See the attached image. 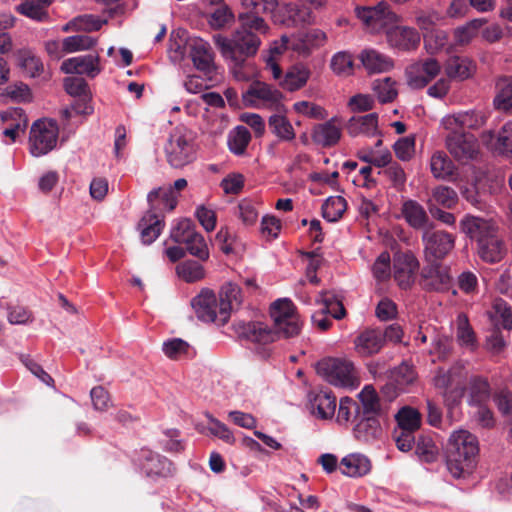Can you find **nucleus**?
Wrapping results in <instances>:
<instances>
[{
    "label": "nucleus",
    "mask_w": 512,
    "mask_h": 512,
    "mask_svg": "<svg viewBox=\"0 0 512 512\" xmlns=\"http://www.w3.org/2000/svg\"><path fill=\"white\" fill-rule=\"evenodd\" d=\"M171 239L179 244H184L186 250L201 261L209 258V250L204 237L195 231V225L190 219H182L171 230Z\"/></svg>",
    "instance_id": "8"
},
{
    "label": "nucleus",
    "mask_w": 512,
    "mask_h": 512,
    "mask_svg": "<svg viewBox=\"0 0 512 512\" xmlns=\"http://www.w3.org/2000/svg\"><path fill=\"white\" fill-rule=\"evenodd\" d=\"M316 371L318 375L336 387L356 388L359 385L354 364L347 359H322L317 362Z\"/></svg>",
    "instance_id": "5"
},
{
    "label": "nucleus",
    "mask_w": 512,
    "mask_h": 512,
    "mask_svg": "<svg viewBox=\"0 0 512 512\" xmlns=\"http://www.w3.org/2000/svg\"><path fill=\"white\" fill-rule=\"evenodd\" d=\"M59 129L53 120H37L30 129L29 144L30 153L34 157H40L56 146Z\"/></svg>",
    "instance_id": "9"
},
{
    "label": "nucleus",
    "mask_w": 512,
    "mask_h": 512,
    "mask_svg": "<svg viewBox=\"0 0 512 512\" xmlns=\"http://www.w3.org/2000/svg\"><path fill=\"white\" fill-rule=\"evenodd\" d=\"M453 283L450 267L439 261H429L420 272L419 284L425 291L443 293L452 290V294L457 295Z\"/></svg>",
    "instance_id": "10"
},
{
    "label": "nucleus",
    "mask_w": 512,
    "mask_h": 512,
    "mask_svg": "<svg viewBox=\"0 0 512 512\" xmlns=\"http://www.w3.org/2000/svg\"><path fill=\"white\" fill-rule=\"evenodd\" d=\"M360 415L370 416L375 415L379 418L382 414V407L380 398L372 386H365L360 393Z\"/></svg>",
    "instance_id": "40"
},
{
    "label": "nucleus",
    "mask_w": 512,
    "mask_h": 512,
    "mask_svg": "<svg viewBox=\"0 0 512 512\" xmlns=\"http://www.w3.org/2000/svg\"><path fill=\"white\" fill-rule=\"evenodd\" d=\"M424 252L428 261L445 258L454 248L455 237L443 230L428 228L422 233Z\"/></svg>",
    "instance_id": "12"
},
{
    "label": "nucleus",
    "mask_w": 512,
    "mask_h": 512,
    "mask_svg": "<svg viewBox=\"0 0 512 512\" xmlns=\"http://www.w3.org/2000/svg\"><path fill=\"white\" fill-rule=\"evenodd\" d=\"M496 87L498 89V93L494 98L496 109L512 113V76L500 78Z\"/></svg>",
    "instance_id": "41"
},
{
    "label": "nucleus",
    "mask_w": 512,
    "mask_h": 512,
    "mask_svg": "<svg viewBox=\"0 0 512 512\" xmlns=\"http://www.w3.org/2000/svg\"><path fill=\"white\" fill-rule=\"evenodd\" d=\"M401 213L405 221L416 230L426 231L433 228L434 224L430 221L424 207L415 200L409 199L403 202Z\"/></svg>",
    "instance_id": "23"
},
{
    "label": "nucleus",
    "mask_w": 512,
    "mask_h": 512,
    "mask_svg": "<svg viewBox=\"0 0 512 512\" xmlns=\"http://www.w3.org/2000/svg\"><path fill=\"white\" fill-rule=\"evenodd\" d=\"M353 343L359 356L371 357L384 347V335L380 328H365L355 337Z\"/></svg>",
    "instance_id": "17"
},
{
    "label": "nucleus",
    "mask_w": 512,
    "mask_h": 512,
    "mask_svg": "<svg viewBox=\"0 0 512 512\" xmlns=\"http://www.w3.org/2000/svg\"><path fill=\"white\" fill-rule=\"evenodd\" d=\"M441 66L434 58H428L411 65V73L419 75L424 72L428 82L432 81L440 72Z\"/></svg>",
    "instance_id": "60"
},
{
    "label": "nucleus",
    "mask_w": 512,
    "mask_h": 512,
    "mask_svg": "<svg viewBox=\"0 0 512 512\" xmlns=\"http://www.w3.org/2000/svg\"><path fill=\"white\" fill-rule=\"evenodd\" d=\"M358 58L370 74L385 73L394 67L392 58L372 48L362 50Z\"/></svg>",
    "instance_id": "25"
},
{
    "label": "nucleus",
    "mask_w": 512,
    "mask_h": 512,
    "mask_svg": "<svg viewBox=\"0 0 512 512\" xmlns=\"http://www.w3.org/2000/svg\"><path fill=\"white\" fill-rule=\"evenodd\" d=\"M65 91L74 97H84L80 101H76L72 106L71 110L76 114H91L92 107L86 102V94L88 90V84L83 78L79 77H67L64 80Z\"/></svg>",
    "instance_id": "26"
},
{
    "label": "nucleus",
    "mask_w": 512,
    "mask_h": 512,
    "mask_svg": "<svg viewBox=\"0 0 512 512\" xmlns=\"http://www.w3.org/2000/svg\"><path fill=\"white\" fill-rule=\"evenodd\" d=\"M61 70L66 74H85L94 78L101 71L99 67V56L88 54L68 58L62 62Z\"/></svg>",
    "instance_id": "20"
},
{
    "label": "nucleus",
    "mask_w": 512,
    "mask_h": 512,
    "mask_svg": "<svg viewBox=\"0 0 512 512\" xmlns=\"http://www.w3.org/2000/svg\"><path fill=\"white\" fill-rule=\"evenodd\" d=\"M353 435L358 442L372 444L380 440L383 435L379 418L375 415L359 416L353 427Z\"/></svg>",
    "instance_id": "19"
},
{
    "label": "nucleus",
    "mask_w": 512,
    "mask_h": 512,
    "mask_svg": "<svg viewBox=\"0 0 512 512\" xmlns=\"http://www.w3.org/2000/svg\"><path fill=\"white\" fill-rule=\"evenodd\" d=\"M339 468L342 474L349 477L366 475L371 469L369 459L360 454H350L342 458Z\"/></svg>",
    "instance_id": "32"
},
{
    "label": "nucleus",
    "mask_w": 512,
    "mask_h": 512,
    "mask_svg": "<svg viewBox=\"0 0 512 512\" xmlns=\"http://www.w3.org/2000/svg\"><path fill=\"white\" fill-rule=\"evenodd\" d=\"M460 229L476 241L479 257L487 263H498L507 254V245L498 227L490 220L466 215L460 221Z\"/></svg>",
    "instance_id": "3"
},
{
    "label": "nucleus",
    "mask_w": 512,
    "mask_h": 512,
    "mask_svg": "<svg viewBox=\"0 0 512 512\" xmlns=\"http://www.w3.org/2000/svg\"><path fill=\"white\" fill-rule=\"evenodd\" d=\"M398 429L415 432L421 425V414L415 408L406 406L396 414Z\"/></svg>",
    "instance_id": "49"
},
{
    "label": "nucleus",
    "mask_w": 512,
    "mask_h": 512,
    "mask_svg": "<svg viewBox=\"0 0 512 512\" xmlns=\"http://www.w3.org/2000/svg\"><path fill=\"white\" fill-rule=\"evenodd\" d=\"M190 57L198 70L204 73H210L213 70V51L207 42L194 41L191 45Z\"/></svg>",
    "instance_id": "30"
},
{
    "label": "nucleus",
    "mask_w": 512,
    "mask_h": 512,
    "mask_svg": "<svg viewBox=\"0 0 512 512\" xmlns=\"http://www.w3.org/2000/svg\"><path fill=\"white\" fill-rule=\"evenodd\" d=\"M282 93L270 85L255 81L242 93V101L246 107H276L280 104Z\"/></svg>",
    "instance_id": "14"
},
{
    "label": "nucleus",
    "mask_w": 512,
    "mask_h": 512,
    "mask_svg": "<svg viewBox=\"0 0 512 512\" xmlns=\"http://www.w3.org/2000/svg\"><path fill=\"white\" fill-rule=\"evenodd\" d=\"M378 174H384L392 183V186L397 190H402L406 184V173L402 166L397 162H392L383 171Z\"/></svg>",
    "instance_id": "59"
},
{
    "label": "nucleus",
    "mask_w": 512,
    "mask_h": 512,
    "mask_svg": "<svg viewBox=\"0 0 512 512\" xmlns=\"http://www.w3.org/2000/svg\"><path fill=\"white\" fill-rule=\"evenodd\" d=\"M241 26L227 38L221 34L213 36L216 47L225 59L231 61V72L236 80L248 81L252 71L247 59L256 55L261 44L259 35L267 33L265 21L254 13L240 14Z\"/></svg>",
    "instance_id": "1"
},
{
    "label": "nucleus",
    "mask_w": 512,
    "mask_h": 512,
    "mask_svg": "<svg viewBox=\"0 0 512 512\" xmlns=\"http://www.w3.org/2000/svg\"><path fill=\"white\" fill-rule=\"evenodd\" d=\"M310 408L320 419H331L336 410V397L330 391H319L310 395Z\"/></svg>",
    "instance_id": "28"
},
{
    "label": "nucleus",
    "mask_w": 512,
    "mask_h": 512,
    "mask_svg": "<svg viewBox=\"0 0 512 512\" xmlns=\"http://www.w3.org/2000/svg\"><path fill=\"white\" fill-rule=\"evenodd\" d=\"M311 75L305 66H292L284 75L280 85L283 89L293 92L304 87Z\"/></svg>",
    "instance_id": "36"
},
{
    "label": "nucleus",
    "mask_w": 512,
    "mask_h": 512,
    "mask_svg": "<svg viewBox=\"0 0 512 512\" xmlns=\"http://www.w3.org/2000/svg\"><path fill=\"white\" fill-rule=\"evenodd\" d=\"M219 325H224L230 318L231 311L242 303L241 288L234 283H226L219 293Z\"/></svg>",
    "instance_id": "21"
},
{
    "label": "nucleus",
    "mask_w": 512,
    "mask_h": 512,
    "mask_svg": "<svg viewBox=\"0 0 512 512\" xmlns=\"http://www.w3.org/2000/svg\"><path fill=\"white\" fill-rule=\"evenodd\" d=\"M417 374L414 367L407 362H402L399 366L390 371L389 378L399 390H404L416 380Z\"/></svg>",
    "instance_id": "43"
},
{
    "label": "nucleus",
    "mask_w": 512,
    "mask_h": 512,
    "mask_svg": "<svg viewBox=\"0 0 512 512\" xmlns=\"http://www.w3.org/2000/svg\"><path fill=\"white\" fill-rule=\"evenodd\" d=\"M418 270L419 261L412 252H399L394 255L393 277L401 289L412 287Z\"/></svg>",
    "instance_id": "15"
},
{
    "label": "nucleus",
    "mask_w": 512,
    "mask_h": 512,
    "mask_svg": "<svg viewBox=\"0 0 512 512\" xmlns=\"http://www.w3.org/2000/svg\"><path fill=\"white\" fill-rule=\"evenodd\" d=\"M353 418V421L355 422L357 418L360 416V405L357 404L352 398L350 397H343L340 399L339 403V409L337 414V421L340 424H347L351 417Z\"/></svg>",
    "instance_id": "55"
},
{
    "label": "nucleus",
    "mask_w": 512,
    "mask_h": 512,
    "mask_svg": "<svg viewBox=\"0 0 512 512\" xmlns=\"http://www.w3.org/2000/svg\"><path fill=\"white\" fill-rule=\"evenodd\" d=\"M262 3L266 4L265 9L271 10L275 23L287 27H298L311 22V8L305 2H251L254 8Z\"/></svg>",
    "instance_id": "6"
},
{
    "label": "nucleus",
    "mask_w": 512,
    "mask_h": 512,
    "mask_svg": "<svg viewBox=\"0 0 512 512\" xmlns=\"http://www.w3.org/2000/svg\"><path fill=\"white\" fill-rule=\"evenodd\" d=\"M96 39L87 35H74L63 39L62 50L65 53H73L82 50H88L94 47Z\"/></svg>",
    "instance_id": "53"
},
{
    "label": "nucleus",
    "mask_w": 512,
    "mask_h": 512,
    "mask_svg": "<svg viewBox=\"0 0 512 512\" xmlns=\"http://www.w3.org/2000/svg\"><path fill=\"white\" fill-rule=\"evenodd\" d=\"M491 397V388L486 378L475 376L469 383V404L486 405Z\"/></svg>",
    "instance_id": "37"
},
{
    "label": "nucleus",
    "mask_w": 512,
    "mask_h": 512,
    "mask_svg": "<svg viewBox=\"0 0 512 512\" xmlns=\"http://www.w3.org/2000/svg\"><path fill=\"white\" fill-rule=\"evenodd\" d=\"M486 122V117L481 111H466L449 115L443 119L446 130L464 131V129H479Z\"/></svg>",
    "instance_id": "22"
},
{
    "label": "nucleus",
    "mask_w": 512,
    "mask_h": 512,
    "mask_svg": "<svg viewBox=\"0 0 512 512\" xmlns=\"http://www.w3.org/2000/svg\"><path fill=\"white\" fill-rule=\"evenodd\" d=\"M347 209V202L342 196L329 197L322 205V216L328 222H337Z\"/></svg>",
    "instance_id": "48"
},
{
    "label": "nucleus",
    "mask_w": 512,
    "mask_h": 512,
    "mask_svg": "<svg viewBox=\"0 0 512 512\" xmlns=\"http://www.w3.org/2000/svg\"><path fill=\"white\" fill-rule=\"evenodd\" d=\"M324 308L322 310L328 312L335 319H342L346 315L345 308L343 306L340 297L333 291H324L321 294Z\"/></svg>",
    "instance_id": "54"
},
{
    "label": "nucleus",
    "mask_w": 512,
    "mask_h": 512,
    "mask_svg": "<svg viewBox=\"0 0 512 512\" xmlns=\"http://www.w3.org/2000/svg\"><path fill=\"white\" fill-rule=\"evenodd\" d=\"M487 22L484 18L469 21L454 30L455 42L459 45L468 44L478 33V30Z\"/></svg>",
    "instance_id": "51"
},
{
    "label": "nucleus",
    "mask_w": 512,
    "mask_h": 512,
    "mask_svg": "<svg viewBox=\"0 0 512 512\" xmlns=\"http://www.w3.org/2000/svg\"><path fill=\"white\" fill-rule=\"evenodd\" d=\"M209 26L214 30L229 28L235 22L232 10L226 6H219L207 15Z\"/></svg>",
    "instance_id": "47"
},
{
    "label": "nucleus",
    "mask_w": 512,
    "mask_h": 512,
    "mask_svg": "<svg viewBox=\"0 0 512 512\" xmlns=\"http://www.w3.org/2000/svg\"><path fill=\"white\" fill-rule=\"evenodd\" d=\"M373 275L378 281H384L390 277L391 259L388 252H382L372 267Z\"/></svg>",
    "instance_id": "63"
},
{
    "label": "nucleus",
    "mask_w": 512,
    "mask_h": 512,
    "mask_svg": "<svg viewBox=\"0 0 512 512\" xmlns=\"http://www.w3.org/2000/svg\"><path fill=\"white\" fill-rule=\"evenodd\" d=\"M475 70L473 62L460 56H454L447 60L445 72L449 79L465 80L472 76Z\"/></svg>",
    "instance_id": "35"
},
{
    "label": "nucleus",
    "mask_w": 512,
    "mask_h": 512,
    "mask_svg": "<svg viewBox=\"0 0 512 512\" xmlns=\"http://www.w3.org/2000/svg\"><path fill=\"white\" fill-rule=\"evenodd\" d=\"M479 453L478 439L467 430L451 434L446 445V465L455 478H460L472 470Z\"/></svg>",
    "instance_id": "4"
},
{
    "label": "nucleus",
    "mask_w": 512,
    "mask_h": 512,
    "mask_svg": "<svg viewBox=\"0 0 512 512\" xmlns=\"http://www.w3.org/2000/svg\"><path fill=\"white\" fill-rule=\"evenodd\" d=\"M394 152L401 161H409L415 152V139L413 137H403L393 145Z\"/></svg>",
    "instance_id": "64"
},
{
    "label": "nucleus",
    "mask_w": 512,
    "mask_h": 512,
    "mask_svg": "<svg viewBox=\"0 0 512 512\" xmlns=\"http://www.w3.org/2000/svg\"><path fill=\"white\" fill-rule=\"evenodd\" d=\"M189 344L180 339L174 338L163 344V351L170 359H179L183 355L188 354Z\"/></svg>",
    "instance_id": "62"
},
{
    "label": "nucleus",
    "mask_w": 512,
    "mask_h": 512,
    "mask_svg": "<svg viewBox=\"0 0 512 512\" xmlns=\"http://www.w3.org/2000/svg\"><path fill=\"white\" fill-rule=\"evenodd\" d=\"M331 69L338 75H348L353 69L352 56L347 52H338L331 59Z\"/></svg>",
    "instance_id": "61"
},
{
    "label": "nucleus",
    "mask_w": 512,
    "mask_h": 512,
    "mask_svg": "<svg viewBox=\"0 0 512 512\" xmlns=\"http://www.w3.org/2000/svg\"><path fill=\"white\" fill-rule=\"evenodd\" d=\"M386 39L392 48L401 51H411L418 48L421 37L415 28L395 26L386 31Z\"/></svg>",
    "instance_id": "18"
},
{
    "label": "nucleus",
    "mask_w": 512,
    "mask_h": 512,
    "mask_svg": "<svg viewBox=\"0 0 512 512\" xmlns=\"http://www.w3.org/2000/svg\"><path fill=\"white\" fill-rule=\"evenodd\" d=\"M394 85L395 82L392 81L390 77L377 79L373 82V90L377 94L381 103L391 102L397 96V91Z\"/></svg>",
    "instance_id": "56"
},
{
    "label": "nucleus",
    "mask_w": 512,
    "mask_h": 512,
    "mask_svg": "<svg viewBox=\"0 0 512 512\" xmlns=\"http://www.w3.org/2000/svg\"><path fill=\"white\" fill-rule=\"evenodd\" d=\"M378 128V114L370 113L364 116H354L347 124V131L350 136L355 137L359 134L373 136Z\"/></svg>",
    "instance_id": "31"
},
{
    "label": "nucleus",
    "mask_w": 512,
    "mask_h": 512,
    "mask_svg": "<svg viewBox=\"0 0 512 512\" xmlns=\"http://www.w3.org/2000/svg\"><path fill=\"white\" fill-rule=\"evenodd\" d=\"M311 136L314 143L328 148L335 146L339 142L341 129L335 125V119L332 118L324 123L317 124Z\"/></svg>",
    "instance_id": "29"
},
{
    "label": "nucleus",
    "mask_w": 512,
    "mask_h": 512,
    "mask_svg": "<svg viewBox=\"0 0 512 512\" xmlns=\"http://www.w3.org/2000/svg\"><path fill=\"white\" fill-rule=\"evenodd\" d=\"M268 125L272 133L280 140L291 141L295 138L293 126L284 115H271L268 120Z\"/></svg>",
    "instance_id": "45"
},
{
    "label": "nucleus",
    "mask_w": 512,
    "mask_h": 512,
    "mask_svg": "<svg viewBox=\"0 0 512 512\" xmlns=\"http://www.w3.org/2000/svg\"><path fill=\"white\" fill-rule=\"evenodd\" d=\"M326 35L319 29H312L305 33H299L291 42V48L301 54H309L313 47L322 45Z\"/></svg>",
    "instance_id": "34"
},
{
    "label": "nucleus",
    "mask_w": 512,
    "mask_h": 512,
    "mask_svg": "<svg viewBox=\"0 0 512 512\" xmlns=\"http://www.w3.org/2000/svg\"><path fill=\"white\" fill-rule=\"evenodd\" d=\"M270 316L274 322L273 328H269L262 322H239L236 326L238 336L266 345L279 338L288 339L300 333L302 323L291 300H276L270 307Z\"/></svg>",
    "instance_id": "2"
},
{
    "label": "nucleus",
    "mask_w": 512,
    "mask_h": 512,
    "mask_svg": "<svg viewBox=\"0 0 512 512\" xmlns=\"http://www.w3.org/2000/svg\"><path fill=\"white\" fill-rule=\"evenodd\" d=\"M251 141V134L249 130L242 125L235 127L229 132L227 137V144L229 150L235 155H243Z\"/></svg>",
    "instance_id": "42"
},
{
    "label": "nucleus",
    "mask_w": 512,
    "mask_h": 512,
    "mask_svg": "<svg viewBox=\"0 0 512 512\" xmlns=\"http://www.w3.org/2000/svg\"><path fill=\"white\" fill-rule=\"evenodd\" d=\"M18 64L30 77L38 76L43 70V63L31 51L23 50L18 53Z\"/></svg>",
    "instance_id": "52"
},
{
    "label": "nucleus",
    "mask_w": 512,
    "mask_h": 512,
    "mask_svg": "<svg viewBox=\"0 0 512 512\" xmlns=\"http://www.w3.org/2000/svg\"><path fill=\"white\" fill-rule=\"evenodd\" d=\"M449 131L446 136V147L449 153L461 163L475 159L479 153L475 136L464 131Z\"/></svg>",
    "instance_id": "13"
},
{
    "label": "nucleus",
    "mask_w": 512,
    "mask_h": 512,
    "mask_svg": "<svg viewBox=\"0 0 512 512\" xmlns=\"http://www.w3.org/2000/svg\"><path fill=\"white\" fill-rule=\"evenodd\" d=\"M52 2H21L16 11L36 21H46L49 18L48 7Z\"/></svg>",
    "instance_id": "50"
},
{
    "label": "nucleus",
    "mask_w": 512,
    "mask_h": 512,
    "mask_svg": "<svg viewBox=\"0 0 512 512\" xmlns=\"http://www.w3.org/2000/svg\"><path fill=\"white\" fill-rule=\"evenodd\" d=\"M424 47L429 54H435L440 51L447 42V34L440 29L425 32L423 35Z\"/></svg>",
    "instance_id": "57"
},
{
    "label": "nucleus",
    "mask_w": 512,
    "mask_h": 512,
    "mask_svg": "<svg viewBox=\"0 0 512 512\" xmlns=\"http://www.w3.org/2000/svg\"><path fill=\"white\" fill-rule=\"evenodd\" d=\"M167 162L173 168H182L196 159V149L191 133L176 128L164 146Z\"/></svg>",
    "instance_id": "7"
},
{
    "label": "nucleus",
    "mask_w": 512,
    "mask_h": 512,
    "mask_svg": "<svg viewBox=\"0 0 512 512\" xmlns=\"http://www.w3.org/2000/svg\"><path fill=\"white\" fill-rule=\"evenodd\" d=\"M431 173L437 179L446 180L454 176L456 167L447 154L435 152L430 161Z\"/></svg>",
    "instance_id": "38"
},
{
    "label": "nucleus",
    "mask_w": 512,
    "mask_h": 512,
    "mask_svg": "<svg viewBox=\"0 0 512 512\" xmlns=\"http://www.w3.org/2000/svg\"><path fill=\"white\" fill-rule=\"evenodd\" d=\"M435 202L447 209L453 208L458 202V196L454 189L440 185L432 192Z\"/></svg>",
    "instance_id": "58"
},
{
    "label": "nucleus",
    "mask_w": 512,
    "mask_h": 512,
    "mask_svg": "<svg viewBox=\"0 0 512 512\" xmlns=\"http://www.w3.org/2000/svg\"><path fill=\"white\" fill-rule=\"evenodd\" d=\"M143 469L148 476L162 477L172 474L174 470L172 462L159 454H150L146 457Z\"/></svg>",
    "instance_id": "39"
},
{
    "label": "nucleus",
    "mask_w": 512,
    "mask_h": 512,
    "mask_svg": "<svg viewBox=\"0 0 512 512\" xmlns=\"http://www.w3.org/2000/svg\"><path fill=\"white\" fill-rule=\"evenodd\" d=\"M149 211L159 213L166 209L172 211L178 203V196L171 187H159L150 191L147 195Z\"/></svg>",
    "instance_id": "27"
},
{
    "label": "nucleus",
    "mask_w": 512,
    "mask_h": 512,
    "mask_svg": "<svg viewBox=\"0 0 512 512\" xmlns=\"http://www.w3.org/2000/svg\"><path fill=\"white\" fill-rule=\"evenodd\" d=\"M434 384L435 387L439 389H454L459 397L462 396L464 392L461 370L459 368H451L449 370L440 369L434 378Z\"/></svg>",
    "instance_id": "33"
},
{
    "label": "nucleus",
    "mask_w": 512,
    "mask_h": 512,
    "mask_svg": "<svg viewBox=\"0 0 512 512\" xmlns=\"http://www.w3.org/2000/svg\"><path fill=\"white\" fill-rule=\"evenodd\" d=\"M191 305L199 320L219 323V301L212 290L202 289L192 299Z\"/></svg>",
    "instance_id": "16"
},
{
    "label": "nucleus",
    "mask_w": 512,
    "mask_h": 512,
    "mask_svg": "<svg viewBox=\"0 0 512 512\" xmlns=\"http://www.w3.org/2000/svg\"><path fill=\"white\" fill-rule=\"evenodd\" d=\"M178 276L187 283H194L205 277L203 265L195 260H186L176 267Z\"/></svg>",
    "instance_id": "44"
},
{
    "label": "nucleus",
    "mask_w": 512,
    "mask_h": 512,
    "mask_svg": "<svg viewBox=\"0 0 512 512\" xmlns=\"http://www.w3.org/2000/svg\"><path fill=\"white\" fill-rule=\"evenodd\" d=\"M355 12L365 28L374 33L399 21L398 15L390 9L387 2H377L374 6H357Z\"/></svg>",
    "instance_id": "11"
},
{
    "label": "nucleus",
    "mask_w": 512,
    "mask_h": 512,
    "mask_svg": "<svg viewBox=\"0 0 512 512\" xmlns=\"http://www.w3.org/2000/svg\"><path fill=\"white\" fill-rule=\"evenodd\" d=\"M456 338L459 345L466 347L471 351H474L478 346L475 332L470 326L467 316L464 314H460L458 316Z\"/></svg>",
    "instance_id": "46"
},
{
    "label": "nucleus",
    "mask_w": 512,
    "mask_h": 512,
    "mask_svg": "<svg viewBox=\"0 0 512 512\" xmlns=\"http://www.w3.org/2000/svg\"><path fill=\"white\" fill-rule=\"evenodd\" d=\"M164 225L163 215L148 210L138 223L142 243L145 245L153 243L161 234Z\"/></svg>",
    "instance_id": "24"
}]
</instances>
